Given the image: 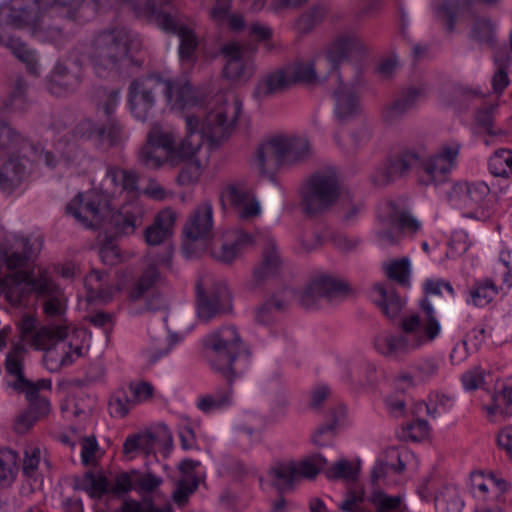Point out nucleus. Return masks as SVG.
Wrapping results in <instances>:
<instances>
[{
	"label": "nucleus",
	"instance_id": "32",
	"mask_svg": "<svg viewBox=\"0 0 512 512\" xmlns=\"http://www.w3.org/2000/svg\"><path fill=\"white\" fill-rule=\"evenodd\" d=\"M295 461L288 463L278 462L269 470L271 485L279 494L292 491L295 487L297 475L295 472Z\"/></svg>",
	"mask_w": 512,
	"mask_h": 512
},
{
	"label": "nucleus",
	"instance_id": "1",
	"mask_svg": "<svg viewBox=\"0 0 512 512\" xmlns=\"http://www.w3.org/2000/svg\"><path fill=\"white\" fill-rule=\"evenodd\" d=\"M98 8V0H10L0 6V45L9 48L30 73L36 74L33 52L10 33L11 27L28 29L42 41L56 42L63 37L59 20H84Z\"/></svg>",
	"mask_w": 512,
	"mask_h": 512
},
{
	"label": "nucleus",
	"instance_id": "22",
	"mask_svg": "<svg viewBox=\"0 0 512 512\" xmlns=\"http://www.w3.org/2000/svg\"><path fill=\"white\" fill-rule=\"evenodd\" d=\"M283 269V261L274 241L268 240L262 250L260 263L254 268L251 288L263 286L270 279L280 275Z\"/></svg>",
	"mask_w": 512,
	"mask_h": 512
},
{
	"label": "nucleus",
	"instance_id": "56",
	"mask_svg": "<svg viewBox=\"0 0 512 512\" xmlns=\"http://www.w3.org/2000/svg\"><path fill=\"white\" fill-rule=\"evenodd\" d=\"M325 475L330 480L344 479L348 481H356L358 478V470L354 469L348 460L341 459L330 469L326 470Z\"/></svg>",
	"mask_w": 512,
	"mask_h": 512
},
{
	"label": "nucleus",
	"instance_id": "24",
	"mask_svg": "<svg viewBox=\"0 0 512 512\" xmlns=\"http://www.w3.org/2000/svg\"><path fill=\"white\" fill-rule=\"evenodd\" d=\"M177 219V214L171 208L159 211L153 223L144 230V238L148 245L157 246L171 238Z\"/></svg>",
	"mask_w": 512,
	"mask_h": 512
},
{
	"label": "nucleus",
	"instance_id": "27",
	"mask_svg": "<svg viewBox=\"0 0 512 512\" xmlns=\"http://www.w3.org/2000/svg\"><path fill=\"white\" fill-rule=\"evenodd\" d=\"M339 86L333 93L335 101V115L340 121H345L355 116L360 109L359 97L338 74Z\"/></svg>",
	"mask_w": 512,
	"mask_h": 512
},
{
	"label": "nucleus",
	"instance_id": "4",
	"mask_svg": "<svg viewBox=\"0 0 512 512\" xmlns=\"http://www.w3.org/2000/svg\"><path fill=\"white\" fill-rule=\"evenodd\" d=\"M129 51L128 32L123 28L110 27L93 34L86 53L94 73L106 78L120 73Z\"/></svg>",
	"mask_w": 512,
	"mask_h": 512
},
{
	"label": "nucleus",
	"instance_id": "18",
	"mask_svg": "<svg viewBox=\"0 0 512 512\" xmlns=\"http://www.w3.org/2000/svg\"><path fill=\"white\" fill-rule=\"evenodd\" d=\"M123 126L114 120L97 124L91 119L80 121L73 129L74 137L82 140L95 139L99 142L107 141L109 146L118 145L122 140Z\"/></svg>",
	"mask_w": 512,
	"mask_h": 512
},
{
	"label": "nucleus",
	"instance_id": "21",
	"mask_svg": "<svg viewBox=\"0 0 512 512\" xmlns=\"http://www.w3.org/2000/svg\"><path fill=\"white\" fill-rule=\"evenodd\" d=\"M420 156L414 151H401L391 156L386 166L373 177L376 185L384 186L395 178L407 175L411 169L419 167Z\"/></svg>",
	"mask_w": 512,
	"mask_h": 512
},
{
	"label": "nucleus",
	"instance_id": "51",
	"mask_svg": "<svg viewBox=\"0 0 512 512\" xmlns=\"http://www.w3.org/2000/svg\"><path fill=\"white\" fill-rule=\"evenodd\" d=\"M180 39L179 45V57L182 61H189L194 57L195 51L198 47V40L195 32L189 28L181 27L179 33H177Z\"/></svg>",
	"mask_w": 512,
	"mask_h": 512
},
{
	"label": "nucleus",
	"instance_id": "64",
	"mask_svg": "<svg viewBox=\"0 0 512 512\" xmlns=\"http://www.w3.org/2000/svg\"><path fill=\"white\" fill-rule=\"evenodd\" d=\"M122 512H171L172 509L169 505L163 507H155L152 503L143 506L138 501L129 499L125 500L121 506Z\"/></svg>",
	"mask_w": 512,
	"mask_h": 512
},
{
	"label": "nucleus",
	"instance_id": "46",
	"mask_svg": "<svg viewBox=\"0 0 512 512\" xmlns=\"http://www.w3.org/2000/svg\"><path fill=\"white\" fill-rule=\"evenodd\" d=\"M376 348L384 356L397 358L406 354L410 345L407 337L403 335H387L377 341Z\"/></svg>",
	"mask_w": 512,
	"mask_h": 512
},
{
	"label": "nucleus",
	"instance_id": "13",
	"mask_svg": "<svg viewBox=\"0 0 512 512\" xmlns=\"http://www.w3.org/2000/svg\"><path fill=\"white\" fill-rule=\"evenodd\" d=\"M353 294L348 282L331 276H321L313 280L300 296V304L306 309L314 307L318 300H332Z\"/></svg>",
	"mask_w": 512,
	"mask_h": 512
},
{
	"label": "nucleus",
	"instance_id": "44",
	"mask_svg": "<svg viewBox=\"0 0 512 512\" xmlns=\"http://www.w3.org/2000/svg\"><path fill=\"white\" fill-rule=\"evenodd\" d=\"M328 13V7L324 4H314L302 13L295 22L297 31L301 34L310 33L317 25L321 24Z\"/></svg>",
	"mask_w": 512,
	"mask_h": 512
},
{
	"label": "nucleus",
	"instance_id": "15",
	"mask_svg": "<svg viewBox=\"0 0 512 512\" xmlns=\"http://www.w3.org/2000/svg\"><path fill=\"white\" fill-rule=\"evenodd\" d=\"M460 145L444 146L441 151L419 164L420 179L425 184H439L446 180L447 174L453 168L459 153Z\"/></svg>",
	"mask_w": 512,
	"mask_h": 512
},
{
	"label": "nucleus",
	"instance_id": "42",
	"mask_svg": "<svg viewBox=\"0 0 512 512\" xmlns=\"http://www.w3.org/2000/svg\"><path fill=\"white\" fill-rule=\"evenodd\" d=\"M420 95V90L409 88L399 99L388 105L384 111L386 122L393 123L411 109Z\"/></svg>",
	"mask_w": 512,
	"mask_h": 512
},
{
	"label": "nucleus",
	"instance_id": "47",
	"mask_svg": "<svg viewBox=\"0 0 512 512\" xmlns=\"http://www.w3.org/2000/svg\"><path fill=\"white\" fill-rule=\"evenodd\" d=\"M290 84L302 83L315 85L321 78L316 72L314 62L296 63L288 74Z\"/></svg>",
	"mask_w": 512,
	"mask_h": 512
},
{
	"label": "nucleus",
	"instance_id": "55",
	"mask_svg": "<svg viewBox=\"0 0 512 512\" xmlns=\"http://www.w3.org/2000/svg\"><path fill=\"white\" fill-rule=\"evenodd\" d=\"M98 92L102 97H104L103 102L99 103V107L103 110L106 116L105 122L114 120L116 123H120V121L114 116L115 108L119 103L120 89H107L105 87H100Z\"/></svg>",
	"mask_w": 512,
	"mask_h": 512
},
{
	"label": "nucleus",
	"instance_id": "28",
	"mask_svg": "<svg viewBox=\"0 0 512 512\" xmlns=\"http://www.w3.org/2000/svg\"><path fill=\"white\" fill-rule=\"evenodd\" d=\"M455 189L460 193H464L471 203L478 206V209L475 212L466 214V217L475 218L480 221H486L487 219L490 218V210L482 206L490 192V189L486 183L466 182L462 184H457L455 186Z\"/></svg>",
	"mask_w": 512,
	"mask_h": 512
},
{
	"label": "nucleus",
	"instance_id": "38",
	"mask_svg": "<svg viewBox=\"0 0 512 512\" xmlns=\"http://www.w3.org/2000/svg\"><path fill=\"white\" fill-rule=\"evenodd\" d=\"M72 345L70 343L61 342L56 343L52 347L44 350L43 362L48 370L56 372L63 366L69 365L73 362L71 356Z\"/></svg>",
	"mask_w": 512,
	"mask_h": 512
},
{
	"label": "nucleus",
	"instance_id": "7",
	"mask_svg": "<svg viewBox=\"0 0 512 512\" xmlns=\"http://www.w3.org/2000/svg\"><path fill=\"white\" fill-rule=\"evenodd\" d=\"M241 110V102L234 98L231 102L224 101L221 105L207 113L202 121L201 128H199L198 117L191 114L185 115V123L187 124V118H194L196 125L192 131L200 137L201 145L205 138L211 145L218 146L230 137Z\"/></svg>",
	"mask_w": 512,
	"mask_h": 512
},
{
	"label": "nucleus",
	"instance_id": "50",
	"mask_svg": "<svg viewBox=\"0 0 512 512\" xmlns=\"http://www.w3.org/2000/svg\"><path fill=\"white\" fill-rule=\"evenodd\" d=\"M369 502L373 505L376 512H397L403 502L400 495L390 496L380 489L372 491Z\"/></svg>",
	"mask_w": 512,
	"mask_h": 512
},
{
	"label": "nucleus",
	"instance_id": "35",
	"mask_svg": "<svg viewBox=\"0 0 512 512\" xmlns=\"http://www.w3.org/2000/svg\"><path fill=\"white\" fill-rule=\"evenodd\" d=\"M68 335L67 327L63 325L43 326L32 337V346L38 350H46L56 343H61Z\"/></svg>",
	"mask_w": 512,
	"mask_h": 512
},
{
	"label": "nucleus",
	"instance_id": "61",
	"mask_svg": "<svg viewBox=\"0 0 512 512\" xmlns=\"http://www.w3.org/2000/svg\"><path fill=\"white\" fill-rule=\"evenodd\" d=\"M241 249V239L233 243H223L219 250H213L211 255L217 261L223 264H231L239 255Z\"/></svg>",
	"mask_w": 512,
	"mask_h": 512
},
{
	"label": "nucleus",
	"instance_id": "20",
	"mask_svg": "<svg viewBox=\"0 0 512 512\" xmlns=\"http://www.w3.org/2000/svg\"><path fill=\"white\" fill-rule=\"evenodd\" d=\"M281 136L262 142L256 149L255 165L261 175L273 178L274 173L286 164Z\"/></svg>",
	"mask_w": 512,
	"mask_h": 512
},
{
	"label": "nucleus",
	"instance_id": "41",
	"mask_svg": "<svg viewBox=\"0 0 512 512\" xmlns=\"http://www.w3.org/2000/svg\"><path fill=\"white\" fill-rule=\"evenodd\" d=\"M286 164L302 161L310 156L309 141L301 137L281 136Z\"/></svg>",
	"mask_w": 512,
	"mask_h": 512
},
{
	"label": "nucleus",
	"instance_id": "12",
	"mask_svg": "<svg viewBox=\"0 0 512 512\" xmlns=\"http://www.w3.org/2000/svg\"><path fill=\"white\" fill-rule=\"evenodd\" d=\"M183 234L182 249L187 256L194 253L193 244L199 240L208 241L213 237V208L209 201L199 204L188 217Z\"/></svg>",
	"mask_w": 512,
	"mask_h": 512
},
{
	"label": "nucleus",
	"instance_id": "8",
	"mask_svg": "<svg viewBox=\"0 0 512 512\" xmlns=\"http://www.w3.org/2000/svg\"><path fill=\"white\" fill-rule=\"evenodd\" d=\"M340 183L333 171L316 172L300 189L301 206L308 216L329 210L340 196Z\"/></svg>",
	"mask_w": 512,
	"mask_h": 512
},
{
	"label": "nucleus",
	"instance_id": "54",
	"mask_svg": "<svg viewBox=\"0 0 512 512\" xmlns=\"http://www.w3.org/2000/svg\"><path fill=\"white\" fill-rule=\"evenodd\" d=\"M492 405L485 409L488 414L500 413L505 416L512 415V389L504 387L499 393L492 396Z\"/></svg>",
	"mask_w": 512,
	"mask_h": 512
},
{
	"label": "nucleus",
	"instance_id": "53",
	"mask_svg": "<svg viewBox=\"0 0 512 512\" xmlns=\"http://www.w3.org/2000/svg\"><path fill=\"white\" fill-rule=\"evenodd\" d=\"M185 164L177 175L176 182L180 186H191L198 182L201 176V164L196 155L188 161L183 162Z\"/></svg>",
	"mask_w": 512,
	"mask_h": 512
},
{
	"label": "nucleus",
	"instance_id": "60",
	"mask_svg": "<svg viewBox=\"0 0 512 512\" xmlns=\"http://www.w3.org/2000/svg\"><path fill=\"white\" fill-rule=\"evenodd\" d=\"M131 404L134 403L132 399H129L126 391L119 389L109 401L110 413L111 415L125 417L130 410Z\"/></svg>",
	"mask_w": 512,
	"mask_h": 512
},
{
	"label": "nucleus",
	"instance_id": "31",
	"mask_svg": "<svg viewBox=\"0 0 512 512\" xmlns=\"http://www.w3.org/2000/svg\"><path fill=\"white\" fill-rule=\"evenodd\" d=\"M143 6L151 14L155 15V21L160 29L169 34L179 33L181 27H186L182 21L180 12L171 7L169 10L157 11L155 3L152 0H144Z\"/></svg>",
	"mask_w": 512,
	"mask_h": 512
},
{
	"label": "nucleus",
	"instance_id": "49",
	"mask_svg": "<svg viewBox=\"0 0 512 512\" xmlns=\"http://www.w3.org/2000/svg\"><path fill=\"white\" fill-rule=\"evenodd\" d=\"M498 294V287L491 279L476 282L470 290L474 305L484 307Z\"/></svg>",
	"mask_w": 512,
	"mask_h": 512
},
{
	"label": "nucleus",
	"instance_id": "25",
	"mask_svg": "<svg viewBox=\"0 0 512 512\" xmlns=\"http://www.w3.org/2000/svg\"><path fill=\"white\" fill-rule=\"evenodd\" d=\"M154 442H162L166 453L169 454L171 452L173 448V436L165 424L158 425L156 433L147 432L143 436H129L123 444V452L124 454H129L137 450L140 446L149 449L153 446Z\"/></svg>",
	"mask_w": 512,
	"mask_h": 512
},
{
	"label": "nucleus",
	"instance_id": "30",
	"mask_svg": "<svg viewBox=\"0 0 512 512\" xmlns=\"http://www.w3.org/2000/svg\"><path fill=\"white\" fill-rule=\"evenodd\" d=\"M84 284L89 300L99 299L107 302L112 298L113 287L110 283L108 272L93 269L86 275Z\"/></svg>",
	"mask_w": 512,
	"mask_h": 512
},
{
	"label": "nucleus",
	"instance_id": "58",
	"mask_svg": "<svg viewBox=\"0 0 512 512\" xmlns=\"http://www.w3.org/2000/svg\"><path fill=\"white\" fill-rule=\"evenodd\" d=\"M199 485V478L191 476L190 478H182L177 482V488L173 492V500L178 505H184L188 501L190 494L194 493Z\"/></svg>",
	"mask_w": 512,
	"mask_h": 512
},
{
	"label": "nucleus",
	"instance_id": "33",
	"mask_svg": "<svg viewBox=\"0 0 512 512\" xmlns=\"http://www.w3.org/2000/svg\"><path fill=\"white\" fill-rule=\"evenodd\" d=\"M50 409V402L45 397L30 402L28 409L17 418L15 431L25 434L40 418L48 415Z\"/></svg>",
	"mask_w": 512,
	"mask_h": 512
},
{
	"label": "nucleus",
	"instance_id": "3",
	"mask_svg": "<svg viewBox=\"0 0 512 512\" xmlns=\"http://www.w3.org/2000/svg\"><path fill=\"white\" fill-rule=\"evenodd\" d=\"M0 289L14 306L21 305L25 295L34 292L43 300L42 308L47 318H60L65 314L66 299L63 291L46 275L34 278L29 272L18 271L8 278H0Z\"/></svg>",
	"mask_w": 512,
	"mask_h": 512
},
{
	"label": "nucleus",
	"instance_id": "14",
	"mask_svg": "<svg viewBox=\"0 0 512 512\" xmlns=\"http://www.w3.org/2000/svg\"><path fill=\"white\" fill-rule=\"evenodd\" d=\"M367 53L366 44L354 33L337 35L325 50L326 58L331 65L330 69L337 72L341 63L350 61L354 57H363Z\"/></svg>",
	"mask_w": 512,
	"mask_h": 512
},
{
	"label": "nucleus",
	"instance_id": "62",
	"mask_svg": "<svg viewBox=\"0 0 512 512\" xmlns=\"http://www.w3.org/2000/svg\"><path fill=\"white\" fill-rule=\"evenodd\" d=\"M99 256L102 263L108 266H116L122 262L120 248L110 238L101 245Z\"/></svg>",
	"mask_w": 512,
	"mask_h": 512
},
{
	"label": "nucleus",
	"instance_id": "48",
	"mask_svg": "<svg viewBox=\"0 0 512 512\" xmlns=\"http://www.w3.org/2000/svg\"><path fill=\"white\" fill-rule=\"evenodd\" d=\"M26 349L22 345H15L7 354L5 360V369L7 373L14 376L16 380L13 383L24 382V353Z\"/></svg>",
	"mask_w": 512,
	"mask_h": 512
},
{
	"label": "nucleus",
	"instance_id": "26",
	"mask_svg": "<svg viewBox=\"0 0 512 512\" xmlns=\"http://www.w3.org/2000/svg\"><path fill=\"white\" fill-rule=\"evenodd\" d=\"M82 67L79 63L71 65L59 63L56 65L50 81V89L57 93V88L65 92L75 91L82 82Z\"/></svg>",
	"mask_w": 512,
	"mask_h": 512
},
{
	"label": "nucleus",
	"instance_id": "29",
	"mask_svg": "<svg viewBox=\"0 0 512 512\" xmlns=\"http://www.w3.org/2000/svg\"><path fill=\"white\" fill-rule=\"evenodd\" d=\"M388 220L392 227H395L402 234L413 235L421 229V223L396 201L387 202Z\"/></svg>",
	"mask_w": 512,
	"mask_h": 512
},
{
	"label": "nucleus",
	"instance_id": "6",
	"mask_svg": "<svg viewBox=\"0 0 512 512\" xmlns=\"http://www.w3.org/2000/svg\"><path fill=\"white\" fill-rule=\"evenodd\" d=\"M160 90L168 102H172L174 85L157 73L147 74L132 80L128 87V105L132 115L146 122L153 115Z\"/></svg>",
	"mask_w": 512,
	"mask_h": 512
},
{
	"label": "nucleus",
	"instance_id": "11",
	"mask_svg": "<svg viewBox=\"0 0 512 512\" xmlns=\"http://www.w3.org/2000/svg\"><path fill=\"white\" fill-rule=\"evenodd\" d=\"M196 296L197 314L203 321L232 310V296L224 282H215L210 289L204 290L202 280H198Z\"/></svg>",
	"mask_w": 512,
	"mask_h": 512
},
{
	"label": "nucleus",
	"instance_id": "57",
	"mask_svg": "<svg viewBox=\"0 0 512 512\" xmlns=\"http://www.w3.org/2000/svg\"><path fill=\"white\" fill-rule=\"evenodd\" d=\"M386 273L390 279L398 282L399 284L408 285L410 275L409 259L404 257L400 260L393 261L387 266Z\"/></svg>",
	"mask_w": 512,
	"mask_h": 512
},
{
	"label": "nucleus",
	"instance_id": "2",
	"mask_svg": "<svg viewBox=\"0 0 512 512\" xmlns=\"http://www.w3.org/2000/svg\"><path fill=\"white\" fill-rule=\"evenodd\" d=\"M195 125L194 118H187L186 136L177 143L172 131H164L159 123H154L138 151L139 163L148 169L157 170L166 165L175 168L191 160L201 148L200 137L192 131Z\"/></svg>",
	"mask_w": 512,
	"mask_h": 512
},
{
	"label": "nucleus",
	"instance_id": "9",
	"mask_svg": "<svg viewBox=\"0 0 512 512\" xmlns=\"http://www.w3.org/2000/svg\"><path fill=\"white\" fill-rule=\"evenodd\" d=\"M423 290L425 297L420 302V307L426 318L424 332L429 340H433L440 331V324L434 316V307L438 311H445L452 304L454 291L449 282L434 279H427Z\"/></svg>",
	"mask_w": 512,
	"mask_h": 512
},
{
	"label": "nucleus",
	"instance_id": "10",
	"mask_svg": "<svg viewBox=\"0 0 512 512\" xmlns=\"http://www.w3.org/2000/svg\"><path fill=\"white\" fill-rule=\"evenodd\" d=\"M66 211L85 227L96 229L101 225L105 214L110 211V204L103 194L90 191L86 195L78 193L66 206Z\"/></svg>",
	"mask_w": 512,
	"mask_h": 512
},
{
	"label": "nucleus",
	"instance_id": "36",
	"mask_svg": "<svg viewBox=\"0 0 512 512\" xmlns=\"http://www.w3.org/2000/svg\"><path fill=\"white\" fill-rule=\"evenodd\" d=\"M74 489L83 490L92 498H100L104 494H110V483L106 476H95L92 471H87L81 479H75Z\"/></svg>",
	"mask_w": 512,
	"mask_h": 512
},
{
	"label": "nucleus",
	"instance_id": "39",
	"mask_svg": "<svg viewBox=\"0 0 512 512\" xmlns=\"http://www.w3.org/2000/svg\"><path fill=\"white\" fill-rule=\"evenodd\" d=\"M290 86L288 75L283 71H276L268 74L257 84L254 94L258 98H265L275 93L282 92Z\"/></svg>",
	"mask_w": 512,
	"mask_h": 512
},
{
	"label": "nucleus",
	"instance_id": "17",
	"mask_svg": "<svg viewBox=\"0 0 512 512\" xmlns=\"http://www.w3.org/2000/svg\"><path fill=\"white\" fill-rule=\"evenodd\" d=\"M145 210L138 199L125 202L110 215L109 224L116 236H129L142 226Z\"/></svg>",
	"mask_w": 512,
	"mask_h": 512
},
{
	"label": "nucleus",
	"instance_id": "52",
	"mask_svg": "<svg viewBox=\"0 0 512 512\" xmlns=\"http://www.w3.org/2000/svg\"><path fill=\"white\" fill-rule=\"evenodd\" d=\"M471 37L481 43L493 45L495 43V25L488 18H476L472 29Z\"/></svg>",
	"mask_w": 512,
	"mask_h": 512
},
{
	"label": "nucleus",
	"instance_id": "45",
	"mask_svg": "<svg viewBox=\"0 0 512 512\" xmlns=\"http://www.w3.org/2000/svg\"><path fill=\"white\" fill-rule=\"evenodd\" d=\"M327 460L320 453H314L302 458L299 462H295V472L298 477L315 479L326 467Z\"/></svg>",
	"mask_w": 512,
	"mask_h": 512
},
{
	"label": "nucleus",
	"instance_id": "16",
	"mask_svg": "<svg viewBox=\"0 0 512 512\" xmlns=\"http://www.w3.org/2000/svg\"><path fill=\"white\" fill-rule=\"evenodd\" d=\"M220 52L226 58L223 75L231 83H245L253 76L255 67L251 61L243 58L242 46L239 43H226Z\"/></svg>",
	"mask_w": 512,
	"mask_h": 512
},
{
	"label": "nucleus",
	"instance_id": "23",
	"mask_svg": "<svg viewBox=\"0 0 512 512\" xmlns=\"http://www.w3.org/2000/svg\"><path fill=\"white\" fill-rule=\"evenodd\" d=\"M25 156L12 153L9 158L0 167V190L7 194H11L20 186L25 177L28 175L27 163Z\"/></svg>",
	"mask_w": 512,
	"mask_h": 512
},
{
	"label": "nucleus",
	"instance_id": "40",
	"mask_svg": "<svg viewBox=\"0 0 512 512\" xmlns=\"http://www.w3.org/2000/svg\"><path fill=\"white\" fill-rule=\"evenodd\" d=\"M163 281L164 278L162 277L158 267L155 264L147 265L139 279L134 284L131 291V298L134 300L141 298L147 291L158 287L163 283Z\"/></svg>",
	"mask_w": 512,
	"mask_h": 512
},
{
	"label": "nucleus",
	"instance_id": "19",
	"mask_svg": "<svg viewBox=\"0 0 512 512\" xmlns=\"http://www.w3.org/2000/svg\"><path fill=\"white\" fill-rule=\"evenodd\" d=\"M38 248L35 249L30 240L24 236H14L13 241L8 246L0 245V262H3L9 270L22 268L38 254L43 240L37 239Z\"/></svg>",
	"mask_w": 512,
	"mask_h": 512
},
{
	"label": "nucleus",
	"instance_id": "37",
	"mask_svg": "<svg viewBox=\"0 0 512 512\" xmlns=\"http://www.w3.org/2000/svg\"><path fill=\"white\" fill-rule=\"evenodd\" d=\"M106 176L111 180L115 187H120L122 191L129 194L139 192V174L134 170L123 169L118 166H109L106 170Z\"/></svg>",
	"mask_w": 512,
	"mask_h": 512
},
{
	"label": "nucleus",
	"instance_id": "34",
	"mask_svg": "<svg viewBox=\"0 0 512 512\" xmlns=\"http://www.w3.org/2000/svg\"><path fill=\"white\" fill-rule=\"evenodd\" d=\"M374 290L379 294L380 299L376 301L377 306L382 313L389 319H395L399 316L404 302L394 289H387L384 285L377 283Z\"/></svg>",
	"mask_w": 512,
	"mask_h": 512
},
{
	"label": "nucleus",
	"instance_id": "5",
	"mask_svg": "<svg viewBox=\"0 0 512 512\" xmlns=\"http://www.w3.org/2000/svg\"><path fill=\"white\" fill-rule=\"evenodd\" d=\"M242 341L235 327H223L205 338V347L214 354L211 364L227 380L228 387L210 394L216 400L225 398V407L231 403V385L234 380L233 363L236 360Z\"/></svg>",
	"mask_w": 512,
	"mask_h": 512
},
{
	"label": "nucleus",
	"instance_id": "63",
	"mask_svg": "<svg viewBox=\"0 0 512 512\" xmlns=\"http://www.w3.org/2000/svg\"><path fill=\"white\" fill-rule=\"evenodd\" d=\"M429 425L424 419H417L413 423H408L403 428V438L413 442H419L428 436Z\"/></svg>",
	"mask_w": 512,
	"mask_h": 512
},
{
	"label": "nucleus",
	"instance_id": "59",
	"mask_svg": "<svg viewBox=\"0 0 512 512\" xmlns=\"http://www.w3.org/2000/svg\"><path fill=\"white\" fill-rule=\"evenodd\" d=\"M27 84L22 77H17L8 99L5 101V107L13 110H23L25 108Z\"/></svg>",
	"mask_w": 512,
	"mask_h": 512
},
{
	"label": "nucleus",
	"instance_id": "43",
	"mask_svg": "<svg viewBox=\"0 0 512 512\" xmlns=\"http://www.w3.org/2000/svg\"><path fill=\"white\" fill-rule=\"evenodd\" d=\"M18 454L11 449L0 450V488L10 487L18 474Z\"/></svg>",
	"mask_w": 512,
	"mask_h": 512
}]
</instances>
